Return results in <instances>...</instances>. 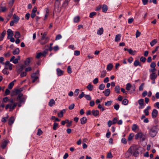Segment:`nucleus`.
Here are the masks:
<instances>
[{
    "label": "nucleus",
    "mask_w": 159,
    "mask_h": 159,
    "mask_svg": "<svg viewBox=\"0 0 159 159\" xmlns=\"http://www.w3.org/2000/svg\"><path fill=\"white\" fill-rule=\"evenodd\" d=\"M118 118L117 117L114 118L112 120V123L113 124H115L117 121Z\"/></svg>",
    "instance_id": "obj_60"
},
{
    "label": "nucleus",
    "mask_w": 159,
    "mask_h": 159,
    "mask_svg": "<svg viewBox=\"0 0 159 159\" xmlns=\"http://www.w3.org/2000/svg\"><path fill=\"white\" fill-rule=\"evenodd\" d=\"M112 102V101H108L107 102H105V105L106 106H107L108 107L110 106L111 105Z\"/></svg>",
    "instance_id": "obj_37"
},
{
    "label": "nucleus",
    "mask_w": 159,
    "mask_h": 159,
    "mask_svg": "<svg viewBox=\"0 0 159 159\" xmlns=\"http://www.w3.org/2000/svg\"><path fill=\"white\" fill-rule=\"evenodd\" d=\"M6 33V31L4 30L3 32L1 34H0V41L3 40Z\"/></svg>",
    "instance_id": "obj_17"
},
{
    "label": "nucleus",
    "mask_w": 159,
    "mask_h": 159,
    "mask_svg": "<svg viewBox=\"0 0 159 159\" xmlns=\"http://www.w3.org/2000/svg\"><path fill=\"white\" fill-rule=\"evenodd\" d=\"M144 136V135L142 133L140 132L138 133L137 134L135 135V139H138L139 138H141Z\"/></svg>",
    "instance_id": "obj_13"
},
{
    "label": "nucleus",
    "mask_w": 159,
    "mask_h": 159,
    "mask_svg": "<svg viewBox=\"0 0 159 159\" xmlns=\"http://www.w3.org/2000/svg\"><path fill=\"white\" fill-rule=\"evenodd\" d=\"M128 52L129 54L132 55H134L136 53L135 51H134L130 49L128 50Z\"/></svg>",
    "instance_id": "obj_45"
},
{
    "label": "nucleus",
    "mask_w": 159,
    "mask_h": 159,
    "mask_svg": "<svg viewBox=\"0 0 159 159\" xmlns=\"http://www.w3.org/2000/svg\"><path fill=\"white\" fill-rule=\"evenodd\" d=\"M151 108L150 106H148L144 110V113H145V116H148L149 115V110Z\"/></svg>",
    "instance_id": "obj_14"
},
{
    "label": "nucleus",
    "mask_w": 159,
    "mask_h": 159,
    "mask_svg": "<svg viewBox=\"0 0 159 159\" xmlns=\"http://www.w3.org/2000/svg\"><path fill=\"white\" fill-rule=\"evenodd\" d=\"M138 128L137 125L136 124L133 125L132 129L133 131L135 130Z\"/></svg>",
    "instance_id": "obj_53"
},
{
    "label": "nucleus",
    "mask_w": 159,
    "mask_h": 159,
    "mask_svg": "<svg viewBox=\"0 0 159 159\" xmlns=\"http://www.w3.org/2000/svg\"><path fill=\"white\" fill-rule=\"evenodd\" d=\"M106 73L107 72L106 70H104L102 71L101 73L100 77L101 78L104 77L106 75Z\"/></svg>",
    "instance_id": "obj_27"
},
{
    "label": "nucleus",
    "mask_w": 159,
    "mask_h": 159,
    "mask_svg": "<svg viewBox=\"0 0 159 159\" xmlns=\"http://www.w3.org/2000/svg\"><path fill=\"white\" fill-rule=\"evenodd\" d=\"M31 78L32 80V82L34 83L38 79V77L36 73H35L32 75Z\"/></svg>",
    "instance_id": "obj_8"
},
{
    "label": "nucleus",
    "mask_w": 159,
    "mask_h": 159,
    "mask_svg": "<svg viewBox=\"0 0 159 159\" xmlns=\"http://www.w3.org/2000/svg\"><path fill=\"white\" fill-rule=\"evenodd\" d=\"M113 67V65L112 64H108L107 66V69L108 70H111Z\"/></svg>",
    "instance_id": "obj_38"
},
{
    "label": "nucleus",
    "mask_w": 159,
    "mask_h": 159,
    "mask_svg": "<svg viewBox=\"0 0 159 159\" xmlns=\"http://www.w3.org/2000/svg\"><path fill=\"white\" fill-rule=\"evenodd\" d=\"M48 33L47 32H45L43 34L42 33H41V34L42 35V37L41 38H45L46 39V38H48L47 37H46V36L47 34Z\"/></svg>",
    "instance_id": "obj_33"
},
{
    "label": "nucleus",
    "mask_w": 159,
    "mask_h": 159,
    "mask_svg": "<svg viewBox=\"0 0 159 159\" xmlns=\"http://www.w3.org/2000/svg\"><path fill=\"white\" fill-rule=\"evenodd\" d=\"M48 52V50H44L43 52H40L38 53L36 56V58L37 59H39L41 57H45Z\"/></svg>",
    "instance_id": "obj_5"
},
{
    "label": "nucleus",
    "mask_w": 159,
    "mask_h": 159,
    "mask_svg": "<svg viewBox=\"0 0 159 159\" xmlns=\"http://www.w3.org/2000/svg\"><path fill=\"white\" fill-rule=\"evenodd\" d=\"M6 69H10V64L9 61H7L5 63V66Z\"/></svg>",
    "instance_id": "obj_32"
},
{
    "label": "nucleus",
    "mask_w": 159,
    "mask_h": 159,
    "mask_svg": "<svg viewBox=\"0 0 159 159\" xmlns=\"http://www.w3.org/2000/svg\"><path fill=\"white\" fill-rule=\"evenodd\" d=\"M13 20L11 21V26H13L15 24L17 23L19 20L20 18L18 16L14 14L13 16Z\"/></svg>",
    "instance_id": "obj_4"
},
{
    "label": "nucleus",
    "mask_w": 159,
    "mask_h": 159,
    "mask_svg": "<svg viewBox=\"0 0 159 159\" xmlns=\"http://www.w3.org/2000/svg\"><path fill=\"white\" fill-rule=\"evenodd\" d=\"M9 100V98L8 97H5L2 100V102L4 103H6Z\"/></svg>",
    "instance_id": "obj_41"
},
{
    "label": "nucleus",
    "mask_w": 159,
    "mask_h": 159,
    "mask_svg": "<svg viewBox=\"0 0 159 159\" xmlns=\"http://www.w3.org/2000/svg\"><path fill=\"white\" fill-rule=\"evenodd\" d=\"M140 34H141L140 32H139L138 31V30H137V31L136 32V37L137 38L139 37L140 36Z\"/></svg>",
    "instance_id": "obj_61"
},
{
    "label": "nucleus",
    "mask_w": 159,
    "mask_h": 159,
    "mask_svg": "<svg viewBox=\"0 0 159 159\" xmlns=\"http://www.w3.org/2000/svg\"><path fill=\"white\" fill-rule=\"evenodd\" d=\"M80 121L82 125H84L86 123L87 119L86 117H83L80 119Z\"/></svg>",
    "instance_id": "obj_11"
},
{
    "label": "nucleus",
    "mask_w": 159,
    "mask_h": 159,
    "mask_svg": "<svg viewBox=\"0 0 159 159\" xmlns=\"http://www.w3.org/2000/svg\"><path fill=\"white\" fill-rule=\"evenodd\" d=\"M8 69H6V67H5V68L4 69L2 70L3 73L5 74H8L9 73V72L8 71H7V70Z\"/></svg>",
    "instance_id": "obj_48"
},
{
    "label": "nucleus",
    "mask_w": 159,
    "mask_h": 159,
    "mask_svg": "<svg viewBox=\"0 0 159 159\" xmlns=\"http://www.w3.org/2000/svg\"><path fill=\"white\" fill-rule=\"evenodd\" d=\"M135 85H133L131 87L132 90L130 91V93H132L133 92H134L135 91Z\"/></svg>",
    "instance_id": "obj_51"
},
{
    "label": "nucleus",
    "mask_w": 159,
    "mask_h": 159,
    "mask_svg": "<svg viewBox=\"0 0 159 159\" xmlns=\"http://www.w3.org/2000/svg\"><path fill=\"white\" fill-rule=\"evenodd\" d=\"M98 78H95L93 80V83L94 84H96L97 83H98Z\"/></svg>",
    "instance_id": "obj_63"
},
{
    "label": "nucleus",
    "mask_w": 159,
    "mask_h": 159,
    "mask_svg": "<svg viewBox=\"0 0 159 159\" xmlns=\"http://www.w3.org/2000/svg\"><path fill=\"white\" fill-rule=\"evenodd\" d=\"M66 123H68V124L66 125V126L68 127H69L71 125L72 122L71 121L69 122V120L68 119H66Z\"/></svg>",
    "instance_id": "obj_40"
},
{
    "label": "nucleus",
    "mask_w": 159,
    "mask_h": 159,
    "mask_svg": "<svg viewBox=\"0 0 159 159\" xmlns=\"http://www.w3.org/2000/svg\"><path fill=\"white\" fill-rule=\"evenodd\" d=\"M9 142V140H5L4 141L1 145L2 148V149L5 148L7 144Z\"/></svg>",
    "instance_id": "obj_15"
},
{
    "label": "nucleus",
    "mask_w": 159,
    "mask_h": 159,
    "mask_svg": "<svg viewBox=\"0 0 159 159\" xmlns=\"http://www.w3.org/2000/svg\"><path fill=\"white\" fill-rule=\"evenodd\" d=\"M105 94V95L106 96H108L110 93V90L109 89H106L105 91L103 92Z\"/></svg>",
    "instance_id": "obj_20"
},
{
    "label": "nucleus",
    "mask_w": 159,
    "mask_h": 159,
    "mask_svg": "<svg viewBox=\"0 0 159 159\" xmlns=\"http://www.w3.org/2000/svg\"><path fill=\"white\" fill-rule=\"evenodd\" d=\"M113 156L111 152L108 153L107 155V158H112Z\"/></svg>",
    "instance_id": "obj_59"
},
{
    "label": "nucleus",
    "mask_w": 159,
    "mask_h": 159,
    "mask_svg": "<svg viewBox=\"0 0 159 159\" xmlns=\"http://www.w3.org/2000/svg\"><path fill=\"white\" fill-rule=\"evenodd\" d=\"M115 91L117 93H120V88L119 85L116 86L115 87Z\"/></svg>",
    "instance_id": "obj_29"
},
{
    "label": "nucleus",
    "mask_w": 159,
    "mask_h": 159,
    "mask_svg": "<svg viewBox=\"0 0 159 159\" xmlns=\"http://www.w3.org/2000/svg\"><path fill=\"white\" fill-rule=\"evenodd\" d=\"M134 65L135 66H137L138 65L140 66V62L139 60H135L134 62Z\"/></svg>",
    "instance_id": "obj_47"
},
{
    "label": "nucleus",
    "mask_w": 159,
    "mask_h": 159,
    "mask_svg": "<svg viewBox=\"0 0 159 159\" xmlns=\"http://www.w3.org/2000/svg\"><path fill=\"white\" fill-rule=\"evenodd\" d=\"M62 38V36L61 34H59L57 35L56 37L55 40H59L60 39H61Z\"/></svg>",
    "instance_id": "obj_49"
},
{
    "label": "nucleus",
    "mask_w": 159,
    "mask_h": 159,
    "mask_svg": "<svg viewBox=\"0 0 159 159\" xmlns=\"http://www.w3.org/2000/svg\"><path fill=\"white\" fill-rule=\"evenodd\" d=\"M128 103V100L126 98H125L122 101V104L125 105H127Z\"/></svg>",
    "instance_id": "obj_30"
},
{
    "label": "nucleus",
    "mask_w": 159,
    "mask_h": 159,
    "mask_svg": "<svg viewBox=\"0 0 159 159\" xmlns=\"http://www.w3.org/2000/svg\"><path fill=\"white\" fill-rule=\"evenodd\" d=\"M55 102L54 100L52 99H51L48 103V105L50 107H52L53 105L55 103Z\"/></svg>",
    "instance_id": "obj_25"
},
{
    "label": "nucleus",
    "mask_w": 159,
    "mask_h": 159,
    "mask_svg": "<svg viewBox=\"0 0 159 159\" xmlns=\"http://www.w3.org/2000/svg\"><path fill=\"white\" fill-rule=\"evenodd\" d=\"M120 107V106L117 104H116L114 106V108L116 110H118Z\"/></svg>",
    "instance_id": "obj_58"
},
{
    "label": "nucleus",
    "mask_w": 159,
    "mask_h": 159,
    "mask_svg": "<svg viewBox=\"0 0 159 159\" xmlns=\"http://www.w3.org/2000/svg\"><path fill=\"white\" fill-rule=\"evenodd\" d=\"M17 104V103H14L13 104H11V109L13 110L16 107Z\"/></svg>",
    "instance_id": "obj_31"
},
{
    "label": "nucleus",
    "mask_w": 159,
    "mask_h": 159,
    "mask_svg": "<svg viewBox=\"0 0 159 159\" xmlns=\"http://www.w3.org/2000/svg\"><path fill=\"white\" fill-rule=\"evenodd\" d=\"M138 103L139 105V109H143L144 107V100L143 99H140L138 100Z\"/></svg>",
    "instance_id": "obj_6"
},
{
    "label": "nucleus",
    "mask_w": 159,
    "mask_h": 159,
    "mask_svg": "<svg viewBox=\"0 0 159 159\" xmlns=\"http://www.w3.org/2000/svg\"><path fill=\"white\" fill-rule=\"evenodd\" d=\"M67 72L69 74H70L72 73L71 69V68L70 66H69L67 67Z\"/></svg>",
    "instance_id": "obj_52"
},
{
    "label": "nucleus",
    "mask_w": 159,
    "mask_h": 159,
    "mask_svg": "<svg viewBox=\"0 0 159 159\" xmlns=\"http://www.w3.org/2000/svg\"><path fill=\"white\" fill-rule=\"evenodd\" d=\"M157 77V75L155 74V73H153L152 74L150 75V78L153 81H154Z\"/></svg>",
    "instance_id": "obj_19"
},
{
    "label": "nucleus",
    "mask_w": 159,
    "mask_h": 159,
    "mask_svg": "<svg viewBox=\"0 0 159 159\" xmlns=\"http://www.w3.org/2000/svg\"><path fill=\"white\" fill-rule=\"evenodd\" d=\"M121 36V35L120 34L116 35L115 38V41L116 42H119L120 40Z\"/></svg>",
    "instance_id": "obj_22"
},
{
    "label": "nucleus",
    "mask_w": 159,
    "mask_h": 159,
    "mask_svg": "<svg viewBox=\"0 0 159 159\" xmlns=\"http://www.w3.org/2000/svg\"><path fill=\"white\" fill-rule=\"evenodd\" d=\"M157 39H154L150 43V44L152 47L154 45V44H156L157 43Z\"/></svg>",
    "instance_id": "obj_26"
},
{
    "label": "nucleus",
    "mask_w": 159,
    "mask_h": 159,
    "mask_svg": "<svg viewBox=\"0 0 159 159\" xmlns=\"http://www.w3.org/2000/svg\"><path fill=\"white\" fill-rule=\"evenodd\" d=\"M30 60H25L24 64H19L16 66L17 72L20 73L26 67L30 66Z\"/></svg>",
    "instance_id": "obj_2"
},
{
    "label": "nucleus",
    "mask_w": 159,
    "mask_h": 159,
    "mask_svg": "<svg viewBox=\"0 0 159 159\" xmlns=\"http://www.w3.org/2000/svg\"><path fill=\"white\" fill-rule=\"evenodd\" d=\"M80 18V17L79 16L75 17L74 19V22L77 23L79 22V21Z\"/></svg>",
    "instance_id": "obj_39"
},
{
    "label": "nucleus",
    "mask_w": 159,
    "mask_h": 159,
    "mask_svg": "<svg viewBox=\"0 0 159 159\" xmlns=\"http://www.w3.org/2000/svg\"><path fill=\"white\" fill-rule=\"evenodd\" d=\"M158 131V126H153L149 129V134L152 137H154L156 136Z\"/></svg>",
    "instance_id": "obj_3"
},
{
    "label": "nucleus",
    "mask_w": 159,
    "mask_h": 159,
    "mask_svg": "<svg viewBox=\"0 0 159 159\" xmlns=\"http://www.w3.org/2000/svg\"><path fill=\"white\" fill-rule=\"evenodd\" d=\"M20 35L19 32H16L14 36V37L16 39H19L20 38Z\"/></svg>",
    "instance_id": "obj_34"
},
{
    "label": "nucleus",
    "mask_w": 159,
    "mask_h": 159,
    "mask_svg": "<svg viewBox=\"0 0 159 159\" xmlns=\"http://www.w3.org/2000/svg\"><path fill=\"white\" fill-rule=\"evenodd\" d=\"M139 154L138 148L136 147L131 146L126 153V155H128L129 157L133 154L134 156L137 157L139 155Z\"/></svg>",
    "instance_id": "obj_1"
},
{
    "label": "nucleus",
    "mask_w": 159,
    "mask_h": 159,
    "mask_svg": "<svg viewBox=\"0 0 159 159\" xmlns=\"http://www.w3.org/2000/svg\"><path fill=\"white\" fill-rule=\"evenodd\" d=\"M105 87V85L104 84H101L99 87V89L101 90H103L104 89Z\"/></svg>",
    "instance_id": "obj_44"
},
{
    "label": "nucleus",
    "mask_w": 159,
    "mask_h": 159,
    "mask_svg": "<svg viewBox=\"0 0 159 159\" xmlns=\"http://www.w3.org/2000/svg\"><path fill=\"white\" fill-rule=\"evenodd\" d=\"M43 133V131L41 129H38V132L37 134V135L40 136Z\"/></svg>",
    "instance_id": "obj_43"
},
{
    "label": "nucleus",
    "mask_w": 159,
    "mask_h": 159,
    "mask_svg": "<svg viewBox=\"0 0 159 159\" xmlns=\"http://www.w3.org/2000/svg\"><path fill=\"white\" fill-rule=\"evenodd\" d=\"M49 39L48 38H46V39L41 38V40L39 41L40 43L42 45H43L47 43L49 41Z\"/></svg>",
    "instance_id": "obj_7"
},
{
    "label": "nucleus",
    "mask_w": 159,
    "mask_h": 159,
    "mask_svg": "<svg viewBox=\"0 0 159 159\" xmlns=\"http://www.w3.org/2000/svg\"><path fill=\"white\" fill-rule=\"evenodd\" d=\"M132 85L129 83H128L126 87V89L127 90H130L131 88Z\"/></svg>",
    "instance_id": "obj_35"
},
{
    "label": "nucleus",
    "mask_w": 159,
    "mask_h": 159,
    "mask_svg": "<svg viewBox=\"0 0 159 159\" xmlns=\"http://www.w3.org/2000/svg\"><path fill=\"white\" fill-rule=\"evenodd\" d=\"M96 13L95 12H91L90 13L89 16L90 18H92L93 17V16L96 15Z\"/></svg>",
    "instance_id": "obj_50"
},
{
    "label": "nucleus",
    "mask_w": 159,
    "mask_h": 159,
    "mask_svg": "<svg viewBox=\"0 0 159 159\" xmlns=\"http://www.w3.org/2000/svg\"><path fill=\"white\" fill-rule=\"evenodd\" d=\"M86 88L88 90L90 91H92L93 89V86L91 84H89L87 87Z\"/></svg>",
    "instance_id": "obj_28"
},
{
    "label": "nucleus",
    "mask_w": 159,
    "mask_h": 159,
    "mask_svg": "<svg viewBox=\"0 0 159 159\" xmlns=\"http://www.w3.org/2000/svg\"><path fill=\"white\" fill-rule=\"evenodd\" d=\"M7 10V8L5 7H0V13L2 12H5Z\"/></svg>",
    "instance_id": "obj_23"
},
{
    "label": "nucleus",
    "mask_w": 159,
    "mask_h": 159,
    "mask_svg": "<svg viewBox=\"0 0 159 159\" xmlns=\"http://www.w3.org/2000/svg\"><path fill=\"white\" fill-rule=\"evenodd\" d=\"M59 49V48L58 46H55L53 48V50L55 52L57 51Z\"/></svg>",
    "instance_id": "obj_62"
},
{
    "label": "nucleus",
    "mask_w": 159,
    "mask_h": 159,
    "mask_svg": "<svg viewBox=\"0 0 159 159\" xmlns=\"http://www.w3.org/2000/svg\"><path fill=\"white\" fill-rule=\"evenodd\" d=\"M121 142L124 144H126L127 143V140L125 138H123L121 140Z\"/></svg>",
    "instance_id": "obj_64"
},
{
    "label": "nucleus",
    "mask_w": 159,
    "mask_h": 159,
    "mask_svg": "<svg viewBox=\"0 0 159 159\" xmlns=\"http://www.w3.org/2000/svg\"><path fill=\"white\" fill-rule=\"evenodd\" d=\"M134 136V134L133 133L130 134L128 137V140H129V141L131 140L132 139Z\"/></svg>",
    "instance_id": "obj_42"
},
{
    "label": "nucleus",
    "mask_w": 159,
    "mask_h": 159,
    "mask_svg": "<svg viewBox=\"0 0 159 159\" xmlns=\"http://www.w3.org/2000/svg\"><path fill=\"white\" fill-rule=\"evenodd\" d=\"M102 11L103 12H106L108 10L107 6L105 4L103 5L102 7Z\"/></svg>",
    "instance_id": "obj_18"
},
{
    "label": "nucleus",
    "mask_w": 159,
    "mask_h": 159,
    "mask_svg": "<svg viewBox=\"0 0 159 159\" xmlns=\"http://www.w3.org/2000/svg\"><path fill=\"white\" fill-rule=\"evenodd\" d=\"M20 52L19 49L18 48H17L15 49L13 52V53L14 55L18 54Z\"/></svg>",
    "instance_id": "obj_36"
},
{
    "label": "nucleus",
    "mask_w": 159,
    "mask_h": 159,
    "mask_svg": "<svg viewBox=\"0 0 159 159\" xmlns=\"http://www.w3.org/2000/svg\"><path fill=\"white\" fill-rule=\"evenodd\" d=\"M75 106V104L74 103L71 104L70 106H69V109L70 110L73 109Z\"/></svg>",
    "instance_id": "obj_55"
},
{
    "label": "nucleus",
    "mask_w": 159,
    "mask_h": 159,
    "mask_svg": "<svg viewBox=\"0 0 159 159\" xmlns=\"http://www.w3.org/2000/svg\"><path fill=\"white\" fill-rule=\"evenodd\" d=\"M57 75L58 76H61L63 75L64 71L60 68H58L56 69Z\"/></svg>",
    "instance_id": "obj_9"
},
{
    "label": "nucleus",
    "mask_w": 159,
    "mask_h": 159,
    "mask_svg": "<svg viewBox=\"0 0 159 159\" xmlns=\"http://www.w3.org/2000/svg\"><path fill=\"white\" fill-rule=\"evenodd\" d=\"M92 115L94 116H97L99 114V112L98 110H93L91 112Z\"/></svg>",
    "instance_id": "obj_16"
},
{
    "label": "nucleus",
    "mask_w": 159,
    "mask_h": 159,
    "mask_svg": "<svg viewBox=\"0 0 159 159\" xmlns=\"http://www.w3.org/2000/svg\"><path fill=\"white\" fill-rule=\"evenodd\" d=\"M103 32V28L101 27L98 30L97 32V34H98L99 35H102Z\"/></svg>",
    "instance_id": "obj_24"
},
{
    "label": "nucleus",
    "mask_w": 159,
    "mask_h": 159,
    "mask_svg": "<svg viewBox=\"0 0 159 159\" xmlns=\"http://www.w3.org/2000/svg\"><path fill=\"white\" fill-rule=\"evenodd\" d=\"M9 89H10V83L8 85V89H7L3 94L4 96H6L9 94L10 93V91Z\"/></svg>",
    "instance_id": "obj_12"
},
{
    "label": "nucleus",
    "mask_w": 159,
    "mask_h": 159,
    "mask_svg": "<svg viewBox=\"0 0 159 159\" xmlns=\"http://www.w3.org/2000/svg\"><path fill=\"white\" fill-rule=\"evenodd\" d=\"M85 97L89 101L91 100V97L89 95H85Z\"/></svg>",
    "instance_id": "obj_54"
},
{
    "label": "nucleus",
    "mask_w": 159,
    "mask_h": 159,
    "mask_svg": "<svg viewBox=\"0 0 159 159\" xmlns=\"http://www.w3.org/2000/svg\"><path fill=\"white\" fill-rule=\"evenodd\" d=\"M58 126V123L56 122H55L53 125V129L54 130H56L57 129V127Z\"/></svg>",
    "instance_id": "obj_46"
},
{
    "label": "nucleus",
    "mask_w": 159,
    "mask_h": 159,
    "mask_svg": "<svg viewBox=\"0 0 159 159\" xmlns=\"http://www.w3.org/2000/svg\"><path fill=\"white\" fill-rule=\"evenodd\" d=\"M158 113V111L156 109H153L152 113V117L153 118L156 117Z\"/></svg>",
    "instance_id": "obj_10"
},
{
    "label": "nucleus",
    "mask_w": 159,
    "mask_h": 159,
    "mask_svg": "<svg viewBox=\"0 0 159 159\" xmlns=\"http://www.w3.org/2000/svg\"><path fill=\"white\" fill-rule=\"evenodd\" d=\"M19 102L20 103H24L25 101V99L24 98H22L21 99H19Z\"/></svg>",
    "instance_id": "obj_57"
},
{
    "label": "nucleus",
    "mask_w": 159,
    "mask_h": 159,
    "mask_svg": "<svg viewBox=\"0 0 159 159\" xmlns=\"http://www.w3.org/2000/svg\"><path fill=\"white\" fill-rule=\"evenodd\" d=\"M144 85V83H143L141 84V85L139 87V91H142L143 90Z\"/></svg>",
    "instance_id": "obj_56"
},
{
    "label": "nucleus",
    "mask_w": 159,
    "mask_h": 159,
    "mask_svg": "<svg viewBox=\"0 0 159 159\" xmlns=\"http://www.w3.org/2000/svg\"><path fill=\"white\" fill-rule=\"evenodd\" d=\"M65 109H63L60 113H58V116L59 117H62L63 116V114L66 112Z\"/></svg>",
    "instance_id": "obj_21"
}]
</instances>
